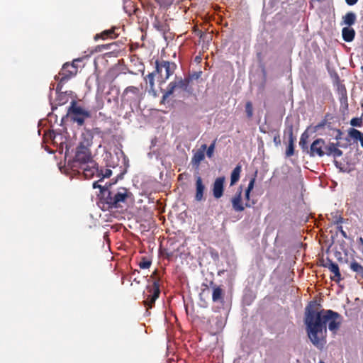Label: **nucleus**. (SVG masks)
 <instances>
[{"instance_id":"bb28decb","label":"nucleus","mask_w":363,"mask_h":363,"mask_svg":"<svg viewBox=\"0 0 363 363\" xmlns=\"http://www.w3.org/2000/svg\"><path fill=\"white\" fill-rule=\"evenodd\" d=\"M155 67L153 72H155V74L157 75V81L161 84L162 77H164V75L162 74L163 66H162V60H156L155 62Z\"/></svg>"},{"instance_id":"a18cd8bd","label":"nucleus","mask_w":363,"mask_h":363,"mask_svg":"<svg viewBox=\"0 0 363 363\" xmlns=\"http://www.w3.org/2000/svg\"><path fill=\"white\" fill-rule=\"evenodd\" d=\"M299 145L303 152H305V151L307 152V150H309V149L308 147V145H307V141L300 140Z\"/></svg>"},{"instance_id":"338daca9","label":"nucleus","mask_w":363,"mask_h":363,"mask_svg":"<svg viewBox=\"0 0 363 363\" xmlns=\"http://www.w3.org/2000/svg\"><path fill=\"white\" fill-rule=\"evenodd\" d=\"M104 186H106L108 187V189H110V187L112 186L111 183H106Z\"/></svg>"},{"instance_id":"39448f33","label":"nucleus","mask_w":363,"mask_h":363,"mask_svg":"<svg viewBox=\"0 0 363 363\" xmlns=\"http://www.w3.org/2000/svg\"><path fill=\"white\" fill-rule=\"evenodd\" d=\"M342 316L340 313L333 310L328 309L325 311L326 324L328 323V329L330 331L335 332L341 325Z\"/></svg>"},{"instance_id":"7ed1b4c3","label":"nucleus","mask_w":363,"mask_h":363,"mask_svg":"<svg viewBox=\"0 0 363 363\" xmlns=\"http://www.w3.org/2000/svg\"><path fill=\"white\" fill-rule=\"evenodd\" d=\"M92 144V137L88 135L87 138L84 137V140L80 142L76 148L74 161L80 164L89 163L93 160L89 147Z\"/></svg>"},{"instance_id":"aec40b11","label":"nucleus","mask_w":363,"mask_h":363,"mask_svg":"<svg viewBox=\"0 0 363 363\" xmlns=\"http://www.w3.org/2000/svg\"><path fill=\"white\" fill-rule=\"evenodd\" d=\"M162 92L163 93V96L161 99V101H160V103L162 104H165L166 102H167V99L172 96L174 91H177V89H176V85L174 84V82L172 81L171 82L169 83V84L167 85V89L166 90H163L162 89L161 90Z\"/></svg>"},{"instance_id":"72a5a7b5","label":"nucleus","mask_w":363,"mask_h":363,"mask_svg":"<svg viewBox=\"0 0 363 363\" xmlns=\"http://www.w3.org/2000/svg\"><path fill=\"white\" fill-rule=\"evenodd\" d=\"M245 112L247 117L251 118L253 116V106L251 101H247L245 104Z\"/></svg>"},{"instance_id":"a19ab883","label":"nucleus","mask_w":363,"mask_h":363,"mask_svg":"<svg viewBox=\"0 0 363 363\" xmlns=\"http://www.w3.org/2000/svg\"><path fill=\"white\" fill-rule=\"evenodd\" d=\"M129 92L136 94L138 92V88L133 86H128L124 91V94H128Z\"/></svg>"},{"instance_id":"680f3d73","label":"nucleus","mask_w":363,"mask_h":363,"mask_svg":"<svg viewBox=\"0 0 363 363\" xmlns=\"http://www.w3.org/2000/svg\"><path fill=\"white\" fill-rule=\"evenodd\" d=\"M111 44H106V45H102L101 47L105 49V50H108L111 48Z\"/></svg>"},{"instance_id":"6ab92c4d","label":"nucleus","mask_w":363,"mask_h":363,"mask_svg":"<svg viewBox=\"0 0 363 363\" xmlns=\"http://www.w3.org/2000/svg\"><path fill=\"white\" fill-rule=\"evenodd\" d=\"M213 288L212 300L215 303H222L223 302V294L220 286H216L213 281L211 282Z\"/></svg>"},{"instance_id":"f704fd0d","label":"nucleus","mask_w":363,"mask_h":363,"mask_svg":"<svg viewBox=\"0 0 363 363\" xmlns=\"http://www.w3.org/2000/svg\"><path fill=\"white\" fill-rule=\"evenodd\" d=\"M326 125H328V121L326 119H323L320 123H318L317 125H315V126H313L312 128V129H313L312 132L313 133L318 132L320 130L325 128Z\"/></svg>"},{"instance_id":"a878e982","label":"nucleus","mask_w":363,"mask_h":363,"mask_svg":"<svg viewBox=\"0 0 363 363\" xmlns=\"http://www.w3.org/2000/svg\"><path fill=\"white\" fill-rule=\"evenodd\" d=\"M241 172V166L237 165L230 174V186L235 185L240 179Z\"/></svg>"},{"instance_id":"393cba45","label":"nucleus","mask_w":363,"mask_h":363,"mask_svg":"<svg viewBox=\"0 0 363 363\" xmlns=\"http://www.w3.org/2000/svg\"><path fill=\"white\" fill-rule=\"evenodd\" d=\"M115 29L116 28L113 29L105 30L100 34H96L94 36V39L96 40L98 38H102L103 40H105L108 38H116L117 37V35L114 33Z\"/></svg>"},{"instance_id":"9b49d317","label":"nucleus","mask_w":363,"mask_h":363,"mask_svg":"<svg viewBox=\"0 0 363 363\" xmlns=\"http://www.w3.org/2000/svg\"><path fill=\"white\" fill-rule=\"evenodd\" d=\"M284 134L289 137V144L286 150V156L291 157L294 154V141L296 138L293 135V125H288Z\"/></svg>"},{"instance_id":"412c9836","label":"nucleus","mask_w":363,"mask_h":363,"mask_svg":"<svg viewBox=\"0 0 363 363\" xmlns=\"http://www.w3.org/2000/svg\"><path fill=\"white\" fill-rule=\"evenodd\" d=\"M348 136L350 138H352L354 142L359 141L360 145L363 147V133L360 130L351 128L348 130Z\"/></svg>"},{"instance_id":"69168bd1","label":"nucleus","mask_w":363,"mask_h":363,"mask_svg":"<svg viewBox=\"0 0 363 363\" xmlns=\"http://www.w3.org/2000/svg\"><path fill=\"white\" fill-rule=\"evenodd\" d=\"M358 242L363 246V238L362 237L358 238Z\"/></svg>"},{"instance_id":"9d476101","label":"nucleus","mask_w":363,"mask_h":363,"mask_svg":"<svg viewBox=\"0 0 363 363\" xmlns=\"http://www.w3.org/2000/svg\"><path fill=\"white\" fill-rule=\"evenodd\" d=\"M225 179V177H219L213 183L212 193L213 197L216 199L221 198L223 195Z\"/></svg>"},{"instance_id":"e2e57ef3","label":"nucleus","mask_w":363,"mask_h":363,"mask_svg":"<svg viewBox=\"0 0 363 363\" xmlns=\"http://www.w3.org/2000/svg\"><path fill=\"white\" fill-rule=\"evenodd\" d=\"M328 130H333L334 131V129L332 125H331V123L330 122H328V125H326L325 126Z\"/></svg>"},{"instance_id":"cd10ccee","label":"nucleus","mask_w":363,"mask_h":363,"mask_svg":"<svg viewBox=\"0 0 363 363\" xmlns=\"http://www.w3.org/2000/svg\"><path fill=\"white\" fill-rule=\"evenodd\" d=\"M153 26L157 30L162 33L163 34L169 30V26L166 23L161 22L157 18H155L153 23Z\"/></svg>"},{"instance_id":"473e14b6","label":"nucleus","mask_w":363,"mask_h":363,"mask_svg":"<svg viewBox=\"0 0 363 363\" xmlns=\"http://www.w3.org/2000/svg\"><path fill=\"white\" fill-rule=\"evenodd\" d=\"M257 174V171H255L252 177L250 178L249 184L247 185V187L246 188L245 191L248 192H251L252 189H254L255 184L256 182V177Z\"/></svg>"},{"instance_id":"6e6552de","label":"nucleus","mask_w":363,"mask_h":363,"mask_svg":"<svg viewBox=\"0 0 363 363\" xmlns=\"http://www.w3.org/2000/svg\"><path fill=\"white\" fill-rule=\"evenodd\" d=\"M64 84H61V82H58L56 89V106H54L53 104H52V110L54 111L55 109H57V106H62L65 104L69 101V95H68V91H62V86Z\"/></svg>"},{"instance_id":"0e129e2a","label":"nucleus","mask_w":363,"mask_h":363,"mask_svg":"<svg viewBox=\"0 0 363 363\" xmlns=\"http://www.w3.org/2000/svg\"><path fill=\"white\" fill-rule=\"evenodd\" d=\"M334 145H336V147H344V148H346L347 146H343V145H341L340 143H334Z\"/></svg>"},{"instance_id":"13d9d810","label":"nucleus","mask_w":363,"mask_h":363,"mask_svg":"<svg viewBox=\"0 0 363 363\" xmlns=\"http://www.w3.org/2000/svg\"><path fill=\"white\" fill-rule=\"evenodd\" d=\"M125 172H126V171L125 170V171L121 172L120 174H118L116 179H117V181L118 179H122L123 178V175L125 174Z\"/></svg>"},{"instance_id":"3c124183","label":"nucleus","mask_w":363,"mask_h":363,"mask_svg":"<svg viewBox=\"0 0 363 363\" xmlns=\"http://www.w3.org/2000/svg\"><path fill=\"white\" fill-rule=\"evenodd\" d=\"M183 81L184 82V83H185V84H186V86H191V85H190V83H191V81H193V80H192V79H191V77L190 74H189L187 77H186L183 78Z\"/></svg>"},{"instance_id":"603ef678","label":"nucleus","mask_w":363,"mask_h":363,"mask_svg":"<svg viewBox=\"0 0 363 363\" xmlns=\"http://www.w3.org/2000/svg\"><path fill=\"white\" fill-rule=\"evenodd\" d=\"M337 229H338V230L340 232L341 235H342L345 238H347V233H346V232L343 230L342 226H341V225L337 226Z\"/></svg>"},{"instance_id":"7c9ffc66","label":"nucleus","mask_w":363,"mask_h":363,"mask_svg":"<svg viewBox=\"0 0 363 363\" xmlns=\"http://www.w3.org/2000/svg\"><path fill=\"white\" fill-rule=\"evenodd\" d=\"M155 72H152L151 73H149L145 78L146 82L149 83L150 90H153V88H155Z\"/></svg>"},{"instance_id":"0eeeda50","label":"nucleus","mask_w":363,"mask_h":363,"mask_svg":"<svg viewBox=\"0 0 363 363\" xmlns=\"http://www.w3.org/2000/svg\"><path fill=\"white\" fill-rule=\"evenodd\" d=\"M99 205L104 210L115 208L114 196L108 187L100 194Z\"/></svg>"},{"instance_id":"b1692460","label":"nucleus","mask_w":363,"mask_h":363,"mask_svg":"<svg viewBox=\"0 0 363 363\" xmlns=\"http://www.w3.org/2000/svg\"><path fill=\"white\" fill-rule=\"evenodd\" d=\"M356 14L350 11L347 12L343 17H342V22L344 24H345L346 27H351L352 25L354 24L356 21Z\"/></svg>"},{"instance_id":"1a4fd4ad","label":"nucleus","mask_w":363,"mask_h":363,"mask_svg":"<svg viewBox=\"0 0 363 363\" xmlns=\"http://www.w3.org/2000/svg\"><path fill=\"white\" fill-rule=\"evenodd\" d=\"M150 291L151 294L147 296L146 300L145 301V306L149 308H151L154 306L155 301L158 298L160 294V284L158 281H154L153 289H150Z\"/></svg>"},{"instance_id":"dca6fc26","label":"nucleus","mask_w":363,"mask_h":363,"mask_svg":"<svg viewBox=\"0 0 363 363\" xmlns=\"http://www.w3.org/2000/svg\"><path fill=\"white\" fill-rule=\"evenodd\" d=\"M172 82L176 85L177 90L181 89L187 93L189 95L193 94L194 89L191 86H186L182 77L176 76Z\"/></svg>"},{"instance_id":"4be33fe9","label":"nucleus","mask_w":363,"mask_h":363,"mask_svg":"<svg viewBox=\"0 0 363 363\" xmlns=\"http://www.w3.org/2000/svg\"><path fill=\"white\" fill-rule=\"evenodd\" d=\"M342 39L347 42H352L355 37V30L351 27H344L342 29Z\"/></svg>"},{"instance_id":"052dcab7","label":"nucleus","mask_w":363,"mask_h":363,"mask_svg":"<svg viewBox=\"0 0 363 363\" xmlns=\"http://www.w3.org/2000/svg\"><path fill=\"white\" fill-rule=\"evenodd\" d=\"M120 155H121V157H123V162H124V164H125L126 162H128V160H127L126 157L125 156V155H124L123 152L121 151V152H120Z\"/></svg>"},{"instance_id":"774afa93","label":"nucleus","mask_w":363,"mask_h":363,"mask_svg":"<svg viewBox=\"0 0 363 363\" xmlns=\"http://www.w3.org/2000/svg\"><path fill=\"white\" fill-rule=\"evenodd\" d=\"M259 130H260V132H262V133H266V130H264V128H262V127H259Z\"/></svg>"},{"instance_id":"2eb2a0df","label":"nucleus","mask_w":363,"mask_h":363,"mask_svg":"<svg viewBox=\"0 0 363 363\" xmlns=\"http://www.w3.org/2000/svg\"><path fill=\"white\" fill-rule=\"evenodd\" d=\"M86 166L83 169L84 175L86 178L92 177L96 173L99 175V166L95 161L91 160L89 163L86 164Z\"/></svg>"},{"instance_id":"4d7b16f0","label":"nucleus","mask_w":363,"mask_h":363,"mask_svg":"<svg viewBox=\"0 0 363 363\" xmlns=\"http://www.w3.org/2000/svg\"><path fill=\"white\" fill-rule=\"evenodd\" d=\"M334 164H335V167H336L337 168L340 169V170L341 172H345V170H343V169L341 167V163H340L339 162H337V161L335 160V161H334Z\"/></svg>"},{"instance_id":"2f4dec72","label":"nucleus","mask_w":363,"mask_h":363,"mask_svg":"<svg viewBox=\"0 0 363 363\" xmlns=\"http://www.w3.org/2000/svg\"><path fill=\"white\" fill-rule=\"evenodd\" d=\"M336 145H334V143H326V147L324 150V155H327L329 157L333 156V150L335 147Z\"/></svg>"},{"instance_id":"864d4df0","label":"nucleus","mask_w":363,"mask_h":363,"mask_svg":"<svg viewBox=\"0 0 363 363\" xmlns=\"http://www.w3.org/2000/svg\"><path fill=\"white\" fill-rule=\"evenodd\" d=\"M273 142L274 143V144L276 145H279L281 144V140H280V138H279V135H277L274 137V140H273Z\"/></svg>"},{"instance_id":"49530a36","label":"nucleus","mask_w":363,"mask_h":363,"mask_svg":"<svg viewBox=\"0 0 363 363\" xmlns=\"http://www.w3.org/2000/svg\"><path fill=\"white\" fill-rule=\"evenodd\" d=\"M311 128L310 127L307 128V130H306L301 135V138H300V140H305V141H307L308 138H309V135L308 133V130Z\"/></svg>"},{"instance_id":"423d86ee","label":"nucleus","mask_w":363,"mask_h":363,"mask_svg":"<svg viewBox=\"0 0 363 363\" xmlns=\"http://www.w3.org/2000/svg\"><path fill=\"white\" fill-rule=\"evenodd\" d=\"M326 142L325 140L317 138L311 143L309 150H307V154H308L311 157H315L316 156L323 157Z\"/></svg>"},{"instance_id":"f03ea898","label":"nucleus","mask_w":363,"mask_h":363,"mask_svg":"<svg viewBox=\"0 0 363 363\" xmlns=\"http://www.w3.org/2000/svg\"><path fill=\"white\" fill-rule=\"evenodd\" d=\"M91 112L79 106L76 100H72L67 108V114L62 118V123L66 118H70L73 123L82 126L86 118H91Z\"/></svg>"},{"instance_id":"c9c22d12","label":"nucleus","mask_w":363,"mask_h":363,"mask_svg":"<svg viewBox=\"0 0 363 363\" xmlns=\"http://www.w3.org/2000/svg\"><path fill=\"white\" fill-rule=\"evenodd\" d=\"M350 125L352 127H362L363 125L362 118L359 117L352 118L350 121Z\"/></svg>"},{"instance_id":"79ce46f5","label":"nucleus","mask_w":363,"mask_h":363,"mask_svg":"<svg viewBox=\"0 0 363 363\" xmlns=\"http://www.w3.org/2000/svg\"><path fill=\"white\" fill-rule=\"evenodd\" d=\"M100 181H97V182H94L92 184V187L93 189H99V191H100V194L101 193V191H103L105 189L107 188L106 186H102V185H100L99 184V182Z\"/></svg>"},{"instance_id":"ea45409f","label":"nucleus","mask_w":363,"mask_h":363,"mask_svg":"<svg viewBox=\"0 0 363 363\" xmlns=\"http://www.w3.org/2000/svg\"><path fill=\"white\" fill-rule=\"evenodd\" d=\"M161 276L162 272L158 269H155L152 274V277L155 279V281H158L159 282L160 281Z\"/></svg>"},{"instance_id":"20e7f679","label":"nucleus","mask_w":363,"mask_h":363,"mask_svg":"<svg viewBox=\"0 0 363 363\" xmlns=\"http://www.w3.org/2000/svg\"><path fill=\"white\" fill-rule=\"evenodd\" d=\"M81 62L82 59L77 58L74 60L72 63H65L59 75L55 77V80H59V82H61V84H65L69 79L76 75L77 72V67L75 65V63Z\"/></svg>"},{"instance_id":"4468645a","label":"nucleus","mask_w":363,"mask_h":363,"mask_svg":"<svg viewBox=\"0 0 363 363\" xmlns=\"http://www.w3.org/2000/svg\"><path fill=\"white\" fill-rule=\"evenodd\" d=\"M207 145L203 144L196 152L194 153L191 162L193 166H195L196 168L199 167L201 162L205 158V151Z\"/></svg>"},{"instance_id":"4c0bfd02","label":"nucleus","mask_w":363,"mask_h":363,"mask_svg":"<svg viewBox=\"0 0 363 363\" xmlns=\"http://www.w3.org/2000/svg\"><path fill=\"white\" fill-rule=\"evenodd\" d=\"M216 147V140H213V143L206 148V155L208 158L212 157Z\"/></svg>"},{"instance_id":"09e8293b","label":"nucleus","mask_w":363,"mask_h":363,"mask_svg":"<svg viewBox=\"0 0 363 363\" xmlns=\"http://www.w3.org/2000/svg\"><path fill=\"white\" fill-rule=\"evenodd\" d=\"M256 203V201L255 200H249V201H247L244 205L245 208L247 207V208H251Z\"/></svg>"},{"instance_id":"ddd939ff","label":"nucleus","mask_w":363,"mask_h":363,"mask_svg":"<svg viewBox=\"0 0 363 363\" xmlns=\"http://www.w3.org/2000/svg\"><path fill=\"white\" fill-rule=\"evenodd\" d=\"M163 69H164V77H162L161 84H164L174 74L177 69V65L174 62L162 60Z\"/></svg>"},{"instance_id":"f3484780","label":"nucleus","mask_w":363,"mask_h":363,"mask_svg":"<svg viewBox=\"0 0 363 363\" xmlns=\"http://www.w3.org/2000/svg\"><path fill=\"white\" fill-rule=\"evenodd\" d=\"M114 196V203H115V208H118L120 203H123L125 201L126 199L128 196V190L125 188H120L118 191L113 194Z\"/></svg>"},{"instance_id":"37998d69","label":"nucleus","mask_w":363,"mask_h":363,"mask_svg":"<svg viewBox=\"0 0 363 363\" xmlns=\"http://www.w3.org/2000/svg\"><path fill=\"white\" fill-rule=\"evenodd\" d=\"M189 74H190L192 80H197L201 77L202 72L201 71L193 72L190 73Z\"/></svg>"},{"instance_id":"c85d7f7f","label":"nucleus","mask_w":363,"mask_h":363,"mask_svg":"<svg viewBox=\"0 0 363 363\" xmlns=\"http://www.w3.org/2000/svg\"><path fill=\"white\" fill-rule=\"evenodd\" d=\"M350 269L363 278V267L357 262L352 261L350 264Z\"/></svg>"},{"instance_id":"f8f14e48","label":"nucleus","mask_w":363,"mask_h":363,"mask_svg":"<svg viewBox=\"0 0 363 363\" xmlns=\"http://www.w3.org/2000/svg\"><path fill=\"white\" fill-rule=\"evenodd\" d=\"M242 186H240L235 196L232 198V206L235 211L241 212L245 210L244 204L242 203Z\"/></svg>"},{"instance_id":"a211bd4d","label":"nucleus","mask_w":363,"mask_h":363,"mask_svg":"<svg viewBox=\"0 0 363 363\" xmlns=\"http://www.w3.org/2000/svg\"><path fill=\"white\" fill-rule=\"evenodd\" d=\"M204 190H205V186L203 184L202 179L200 176H198L196 179L195 200L196 201H201L203 199Z\"/></svg>"},{"instance_id":"5fc2aeb1","label":"nucleus","mask_w":363,"mask_h":363,"mask_svg":"<svg viewBox=\"0 0 363 363\" xmlns=\"http://www.w3.org/2000/svg\"><path fill=\"white\" fill-rule=\"evenodd\" d=\"M358 0H345L346 4L348 6H353L357 3Z\"/></svg>"},{"instance_id":"c756f323","label":"nucleus","mask_w":363,"mask_h":363,"mask_svg":"<svg viewBox=\"0 0 363 363\" xmlns=\"http://www.w3.org/2000/svg\"><path fill=\"white\" fill-rule=\"evenodd\" d=\"M152 264V261L149 259H147L145 257H143L141 258L140 262H139L138 265L140 269H145L150 268V267Z\"/></svg>"},{"instance_id":"de8ad7c7","label":"nucleus","mask_w":363,"mask_h":363,"mask_svg":"<svg viewBox=\"0 0 363 363\" xmlns=\"http://www.w3.org/2000/svg\"><path fill=\"white\" fill-rule=\"evenodd\" d=\"M334 131L336 132V135L335 136V139L336 140H340L342 139V132L340 129H334Z\"/></svg>"},{"instance_id":"f257e3e1","label":"nucleus","mask_w":363,"mask_h":363,"mask_svg":"<svg viewBox=\"0 0 363 363\" xmlns=\"http://www.w3.org/2000/svg\"><path fill=\"white\" fill-rule=\"evenodd\" d=\"M315 304V301H311L306 307L304 323L310 341L318 349L322 350L326 343V340L324 337H320V335L327 333L325 320V311L327 310L315 311L313 309Z\"/></svg>"},{"instance_id":"e433bc0d","label":"nucleus","mask_w":363,"mask_h":363,"mask_svg":"<svg viewBox=\"0 0 363 363\" xmlns=\"http://www.w3.org/2000/svg\"><path fill=\"white\" fill-rule=\"evenodd\" d=\"M111 174H112V171L110 169H106L105 170L104 173H103L102 169H99L98 176H99V177L101 176L99 181L102 182L104 178H108L111 176Z\"/></svg>"},{"instance_id":"bf43d9fd","label":"nucleus","mask_w":363,"mask_h":363,"mask_svg":"<svg viewBox=\"0 0 363 363\" xmlns=\"http://www.w3.org/2000/svg\"><path fill=\"white\" fill-rule=\"evenodd\" d=\"M250 194L251 192H248L247 191H245V199L247 201L250 200Z\"/></svg>"},{"instance_id":"c03bdc74","label":"nucleus","mask_w":363,"mask_h":363,"mask_svg":"<svg viewBox=\"0 0 363 363\" xmlns=\"http://www.w3.org/2000/svg\"><path fill=\"white\" fill-rule=\"evenodd\" d=\"M342 151L335 147L333 150V155L332 157H333L334 158L340 157L342 155Z\"/></svg>"},{"instance_id":"58836bf2","label":"nucleus","mask_w":363,"mask_h":363,"mask_svg":"<svg viewBox=\"0 0 363 363\" xmlns=\"http://www.w3.org/2000/svg\"><path fill=\"white\" fill-rule=\"evenodd\" d=\"M340 101L342 105L345 104L347 107V96L346 89H343L342 95H340Z\"/></svg>"},{"instance_id":"5701e85b","label":"nucleus","mask_w":363,"mask_h":363,"mask_svg":"<svg viewBox=\"0 0 363 363\" xmlns=\"http://www.w3.org/2000/svg\"><path fill=\"white\" fill-rule=\"evenodd\" d=\"M328 269L334 274V277H331V279L337 283L340 282L342 279V277L338 264L335 262L331 263Z\"/></svg>"},{"instance_id":"8fccbe9b","label":"nucleus","mask_w":363,"mask_h":363,"mask_svg":"<svg viewBox=\"0 0 363 363\" xmlns=\"http://www.w3.org/2000/svg\"><path fill=\"white\" fill-rule=\"evenodd\" d=\"M335 262H333L332 259H330V258H327L323 263V266L325 268H328L330 267V264L331 263H334Z\"/></svg>"},{"instance_id":"6e6d98bb","label":"nucleus","mask_w":363,"mask_h":363,"mask_svg":"<svg viewBox=\"0 0 363 363\" xmlns=\"http://www.w3.org/2000/svg\"><path fill=\"white\" fill-rule=\"evenodd\" d=\"M343 89H345V87L344 85L338 84L337 89H338L340 95H342Z\"/></svg>"}]
</instances>
